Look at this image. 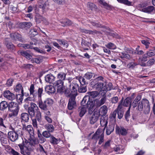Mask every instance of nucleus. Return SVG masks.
<instances>
[{
	"label": "nucleus",
	"mask_w": 155,
	"mask_h": 155,
	"mask_svg": "<svg viewBox=\"0 0 155 155\" xmlns=\"http://www.w3.org/2000/svg\"><path fill=\"white\" fill-rule=\"evenodd\" d=\"M78 80L81 85H84L86 84L85 79L83 77H79Z\"/></svg>",
	"instance_id": "69168bd1"
},
{
	"label": "nucleus",
	"mask_w": 155,
	"mask_h": 155,
	"mask_svg": "<svg viewBox=\"0 0 155 155\" xmlns=\"http://www.w3.org/2000/svg\"><path fill=\"white\" fill-rule=\"evenodd\" d=\"M154 7L153 6H149L147 8H143L142 9V11L144 12L149 13L153 11Z\"/></svg>",
	"instance_id": "79ce46f5"
},
{
	"label": "nucleus",
	"mask_w": 155,
	"mask_h": 155,
	"mask_svg": "<svg viewBox=\"0 0 155 155\" xmlns=\"http://www.w3.org/2000/svg\"><path fill=\"white\" fill-rule=\"evenodd\" d=\"M0 140L2 143H7L6 136L2 135L0 137Z\"/></svg>",
	"instance_id": "680f3d73"
},
{
	"label": "nucleus",
	"mask_w": 155,
	"mask_h": 155,
	"mask_svg": "<svg viewBox=\"0 0 155 155\" xmlns=\"http://www.w3.org/2000/svg\"><path fill=\"white\" fill-rule=\"evenodd\" d=\"M60 22L62 24V26L64 27L70 26L72 24L71 21L68 19L62 20Z\"/></svg>",
	"instance_id": "c85d7f7f"
},
{
	"label": "nucleus",
	"mask_w": 155,
	"mask_h": 155,
	"mask_svg": "<svg viewBox=\"0 0 155 155\" xmlns=\"http://www.w3.org/2000/svg\"><path fill=\"white\" fill-rule=\"evenodd\" d=\"M38 143V140L35 138H31L30 140L29 143L31 147H35L36 145H37Z\"/></svg>",
	"instance_id": "e433bc0d"
},
{
	"label": "nucleus",
	"mask_w": 155,
	"mask_h": 155,
	"mask_svg": "<svg viewBox=\"0 0 155 155\" xmlns=\"http://www.w3.org/2000/svg\"><path fill=\"white\" fill-rule=\"evenodd\" d=\"M64 82L61 80H58L53 83V85L55 87H57L58 92L62 93L63 92L64 87Z\"/></svg>",
	"instance_id": "0eeeda50"
},
{
	"label": "nucleus",
	"mask_w": 155,
	"mask_h": 155,
	"mask_svg": "<svg viewBox=\"0 0 155 155\" xmlns=\"http://www.w3.org/2000/svg\"><path fill=\"white\" fill-rule=\"evenodd\" d=\"M107 107L105 105H103L101 107L98 112H100V115L104 116L107 113Z\"/></svg>",
	"instance_id": "a878e982"
},
{
	"label": "nucleus",
	"mask_w": 155,
	"mask_h": 155,
	"mask_svg": "<svg viewBox=\"0 0 155 155\" xmlns=\"http://www.w3.org/2000/svg\"><path fill=\"white\" fill-rule=\"evenodd\" d=\"M146 54L149 57L153 56L155 55V50L154 49L153 50H150L147 52Z\"/></svg>",
	"instance_id": "864d4df0"
},
{
	"label": "nucleus",
	"mask_w": 155,
	"mask_h": 155,
	"mask_svg": "<svg viewBox=\"0 0 155 155\" xmlns=\"http://www.w3.org/2000/svg\"><path fill=\"white\" fill-rule=\"evenodd\" d=\"M29 33L31 35V36L33 37L38 34L36 28L31 29L29 31Z\"/></svg>",
	"instance_id": "6e6d98bb"
},
{
	"label": "nucleus",
	"mask_w": 155,
	"mask_h": 155,
	"mask_svg": "<svg viewBox=\"0 0 155 155\" xmlns=\"http://www.w3.org/2000/svg\"><path fill=\"white\" fill-rule=\"evenodd\" d=\"M143 107L144 108V112L145 114H148L150 111V108L149 102L146 99H143L141 101L139 102L138 104V109L139 111H142Z\"/></svg>",
	"instance_id": "20e7f679"
},
{
	"label": "nucleus",
	"mask_w": 155,
	"mask_h": 155,
	"mask_svg": "<svg viewBox=\"0 0 155 155\" xmlns=\"http://www.w3.org/2000/svg\"><path fill=\"white\" fill-rule=\"evenodd\" d=\"M117 114V110H115L112 113H111L110 117L111 120L115 121L116 117Z\"/></svg>",
	"instance_id": "603ef678"
},
{
	"label": "nucleus",
	"mask_w": 155,
	"mask_h": 155,
	"mask_svg": "<svg viewBox=\"0 0 155 155\" xmlns=\"http://www.w3.org/2000/svg\"><path fill=\"white\" fill-rule=\"evenodd\" d=\"M91 84L94 88L97 90L101 89L100 92L101 94V93H103V91H102V89H103L104 85H106V82H97L93 84L91 82Z\"/></svg>",
	"instance_id": "1a4fd4ad"
},
{
	"label": "nucleus",
	"mask_w": 155,
	"mask_h": 155,
	"mask_svg": "<svg viewBox=\"0 0 155 155\" xmlns=\"http://www.w3.org/2000/svg\"><path fill=\"white\" fill-rule=\"evenodd\" d=\"M114 150L115 152H117V153H122L124 151V148L121 145H117L114 148Z\"/></svg>",
	"instance_id": "bb28decb"
},
{
	"label": "nucleus",
	"mask_w": 155,
	"mask_h": 155,
	"mask_svg": "<svg viewBox=\"0 0 155 155\" xmlns=\"http://www.w3.org/2000/svg\"><path fill=\"white\" fill-rule=\"evenodd\" d=\"M18 54H20L21 55L25 57L28 60H30L32 58V56L29 53L25 51H18Z\"/></svg>",
	"instance_id": "c756f323"
},
{
	"label": "nucleus",
	"mask_w": 155,
	"mask_h": 155,
	"mask_svg": "<svg viewBox=\"0 0 155 155\" xmlns=\"http://www.w3.org/2000/svg\"><path fill=\"white\" fill-rule=\"evenodd\" d=\"M78 91L80 93H85L87 90V86L84 85H81L79 87H78Z\"/></svg>",
	"instance_id": "de8ad7c7"
},
{
	"label": "nucleus",
	"mask_w": 155,
	"mask_h": 155,
	"mask_svg": "<svg viewBox=\"0 0 155 155\" xmlns=\"http://www.w3.org/2000/svg\"><path fill=\"white\" fill-rule=\"evenodd\" d=\"M10 37L13 41L18 40L20 41H23V39L21 35L17 33H12L10 34Z\"/></svg>",
	"instance_id": "dca6fc26"
},
{
	"label": "nucleus",
	"mask_w": 155,
	"mask_h": 155,
	"mask_svg": "<svg viewBox=\"0 0 155 155\" xmlns=\"http://www.w3.org/2000/svg\"><path fill=\"white\" fill-rule=\"evenodd\" d=\"M102 133H104V131L98 128L94 134L93 135L92 139H94L96 140L99 139L101 137V135Z\"/></svg>",
	"instance_id": "6ab92c4d"
},
{
	"label": "nucleus",
	"mask_w": 155,
	"mask_h": 155,
	"mask_svg": "<svg viewBox=\"0 0 155 155\" xmlns=\"http://www.w3.org/2000/svg\"><path fill=\"white\" fill-rule=\"evenodd\" d=\"M106 46L110 49H114L116 48V46L113 43L110 42Z\"/></svg>",
	"instance_id": "4d7b16f0"
},
{
	"label": "nucleus",
	"mask_w": 155,
	"mask_h": 155,
	"mask_svg": "<svg viewBox=\"0 0 155 155\" xmlns=\"http://www.w3.org/2000/svg\"><path fill=\"white\" fill-rule=\"evenodd\" d=\"M45 80L48 82L50 83H52L53 84V83L54 82L55 77L52 75L51 74H48L45 76Z\"/></svg>",
	"instance_id": "4be33fe9"
},
{
	"label": "nucleus",
	"mask_w": 155,
	"mask_h": 155,
	"mask_svg": "<svg viewBox=\"0 0 155 155\" xmlns=\"http://www.w3.org/2000/svg\"><path fill=\"white\" fill-rule=\"evenodd\" d=\"M8 138L11 141H15L18 138V135L15 131H10L8 133Z\"/></svg>",
	"instance_id": "ddd939ff"
},
{
	"label": "nucleus",
	"mask_w": 155,
	"mask_h": 155,
	"mask_svg": "<svg viewBox=\"0 0 155 155\" xmlns=\"http://www.w3.org/2000/svg\"><path fill=\"white\" fill-rule=\"evenodd\" d=\"M41 134L44 137L47 138H50L51 136L50 132L47 130L43 131Z\"/></svg>",
	"instance_id": "3c124183"
},
{
	"label": "nucleus",
	"mask_w": 155,
	"mask_h": 155,
	"mask_svg": "<svg viewBox=\"0 0 155 155\" xmlns=\"http://www.w3.org/2000/svg\"><path fill=\"white\" fill-rule=\"evenodd\" d=\"M21 90V94H19L17 95V99H18V97H19V100L21 101L22 99L23 95H24V92L23 87L22 85L20 84H17L15 88V90L16 91H18Z\"/></svg>",
	"instance_id": "9b49d317"
},
{
	"label": "nucleus",
	"mask_w": 155,
	"mask_h": 155,
	"mask_svg": "<svg viewBox=\"0 0 155 155\" xmlns=\"http://www.w3.org/2000/svg\"><path fill=\"white\" fill-rule=\"evenodd\" d=\"M43 57L41 56H39L36 58H31V61L32 63H35L37 64H39L42 61Z\"/></svg>",
	"instance_id": "473e14b6"
},
{
	"label": "nucleus",
	"mask_w": 155,
	"mask_h": 155,
	"mask_svg": "<svg viewBox=\"0 0 155 155\" xmlns=\"http://www.w3.org/2000/svg\"><path fill=\"white\" fill-rule=\"evenodd\" d=\"M45 127L47 131L51 133L54 130V128L53 125L50 124H47L45 126Z\"/></svg>",
	"instance_id": "37998d69"
},
{
	"label": "nucleus",
	"mask_w": 155,
	"mask_h": 155,
	"mask_svg": "<svg viewBox=\"0 0 155 155\" xmlns=\"http://www.w3.org/2000/svg\"><path fill=\"white\" fill-rule=\"evenodd\" d=\"M49 5V2L47 1L43 4L40 5L39 7L43 10H45L48 8Z\"/></svg>",
	"instance_id": "c03bdc74"
},
{
	"label": "nucleus",
	"mask_w": 155,
	"mask_h": 155,
	"mask_svg": "<svg viewBox=\"0 0 155 155\" xmlns=\"http://www.w3.org/2000/svg\"><path fill=\"white\" fill-rule=\"evenodd\" d=\"M38 104L39 107L43 111H45L48 110L46 103L45 101L43 102L41 99H38Z\"/></svg>",
	"instance_id": "a211bd4d"
},
{
	"label": "nucleus",
	"mask_w": 155,
	"mask_h": 155,
	"mask_svg": "<svg viewBox=\"0 0 155 155\" xmlns=\"http://www.w3.org/2000/svg\"><path fill=\"white\" fill-rule=\"evenodd\" d=\"M81 44L83 47H89L91 45L90 43L84 39H82Z\"/></svg>",
	"instance_id": "8fccbe9b"
},
{
	"label": "nucleus",
	"mask_w": 155,
	"mask_h": 155,
	"mask_svg": "<svg viewBox=\"0 0 155 155\" xmlns=\"http://www.w3.org/2000/svg\"><path fill=\"white\" fill-rule=\"evenodd\" d=\"M87 7L92 11L96 10L97 9V7L93 3L88 2L87 4Z\"/></svg>",
	"instance_id": "4c0bfd02"
},
{
	"label": "nucleus",
	"mask_w": 155,
	"mask_h": 155,
	"mask_svg": "<svg viewBox=\"0 0 155 155\" xmlns=\"http://www.w3.org/2000/svg\"><path fill=\"white\" fill-rule=\"evenodd\" d=\"M79 29L82 32L85 33H88L89 34H93L94 33H97V32H98L96 30L92 31L91 30H87L81 28H80Z\"/></svg>",
	"instance_id": "a19ab883"
},
{
	"label": "nucleus",
	"mask_w": 155,
	"mask_h": 155,
	"mask_svg": "<svg viewBox=\"0 0 155 155\" xmlns=\"http://www.w3.org/2000/svg\"><path fill=\"white\" fill-rule=\"evenodd\" d=\"M117 1L119 3L124 4L130 5H131V2L129 1L128 0H117Z\"/></svg>",
	"instance_id": "e2e57ef3"
},
{
	"label": "nucleus",
	"mask_w": 155,
	"mask_h": 155,
	"mask_svg": "<svg viewBox=\"0 0 155 155\" xmlns=\"http://www.w3.org/2000/svg\"><path fill=\"white\" fill-rule=\"evenodd\" d=\"M29 90L31 95H32L33 97H35L37 96V93L35 90L34 85L31 84L29 88Z\"/></svg>",
	"instance_id": "7c9ffc66"
},
{
	"label": "nucleus",
	"mask_w": 155,
	"mask_h": 155,
	"mask_svg": "<svg viewBox=\"0 0 155 155\" xmlns=\"http://www.w3.org/2000/svg\"><path fill=\"white\" fill-rule=\"evenodd\" d=\"M49 141L53 145L57 144L58 143V139L53 136H51L50 137Z\"/></svg>",
	"instance_id": "ea45409f"
},
{
	"label": "nucleus",
	"mask_w": 155,
	"mask_h": 155,
	"mask_svg": "<svg viewBox=\"0 0 155 155\" xmlns=\"http://www.w3.org/2000/svg\"><path fill=\"white\" fill-rule=\"evenodd\" d=\"M18 145L20 149L21 154H26L27 155H30V152L27 146L23 145L21 144H19Z\"/></svg>",
	"instance_id": "2eb2a0df"
},
{
	"label": "nucleus",
	"mask_w": 155,
	"mask_h": 155,
	"mask_svg": "<svg viewBox=\"0 0 155 155\" xmlns=\"http://www.w3.org/2000/svg\"><path fill=\"white\" fill-rule=\"evenodd\" d=\"M25 129L29 134L30 136H33L34 132L33 128L31 125H28L26 127H25Z\"/></svg>",
	"instance_id": "c9c22d12"
},
{
	"label": "nucleus",
	"mask_w": 155,
	"mask_h": 155,
	"mask_svg": "<svg viewBox=\"0 0 155 155\" xmlns=\"http://www.w3.org/2000/svg\"><path fill=\"white\" fill-rule=\"evenodd\" d=\"M100 116V112L98 110H96L92 116L90 118V123L91 124H94L98 120Z\"/></svg>",
	"instance_id": "6e6552de"
},
{
	"label": "nucleus",
	"mask_w": 155,
	"mask_h": 155,
	"mask_svg": "<svg viewBox=\"0 0 155 155\" xmlns=\"http://www.w3.org/2000/svg\"><path fill=\"white\" fill-rule=\"evenodd\" d=\"M112 86V84L111 83H109L107 85L106 84V85H104L103 89H102V91H103V93H101V95L102 96L105 95L107 91L110 90L113 88Z\"/></svg>",
	"instance_id": "aec40b11"
},
{
	"label": "nucleus",
	"mask_w": 155,
	"mask_h": 155,
	"mask_svg": "<svg viewBox=\"0 0 155 155\" xmlns=\"http://www.w3.org/2000/svg\"><path fill=\"white\" fill-rule=\"evenodd\" d=\"M8 107V104L5 101H2L0 103V110H4Z\"/></svg>",
	"instance_id": "2f4dec72"
},
{
	"label": "nucleus",
	"mask_w": 155,
	"mask_h": 155,
	"mask_svg": "<svg viewBox=\"0 0 155 155\" xmlns=\"http://www.w3.org/2000/svg\"><path fill=\"white\" fill-rule=\"evenodd\" d=\"M118 98L116 96L111 98L110 99V101L112 104H116L118 101Z\"/></svg>",
	"instance_id": "338daca9"
},
{
	"label": "nucleus",
	"mask_w": 155,
	"mask_h": 155,
	"mask_svg": "<svg viewBox=\"0 0 155 155\" xmlns=\"http://www.w3.org/2000/svg\"><path fill=\"white\" fill-rule=\"evenodd\" d=\"M100 4L102 5L104 7L106 8H110V6L109 5L106 3L103 0H100L99 2Z\"/></svg>",
	"instance_id": "5fc2aeb1"
},
{
	"label": "nucleus",
	"mask_w": 155,
	"mask_h": 155,
	"mask_svg": "<svg viewBox=\"0 0 155 155\" xmlns=\"http://www.w3.org/2000/svg\"><path fill=\"white\" fill-rule=\"evenodd\" d=\"M28 111L31 117H35V119L38 122L41 121L42 118L41 113L36 104L31 102L30 106L28 108Z\"/></svg>",
	"instance_id": "f03ea898"
},
{
	"label": "nucleus",
	"mask_w": 155,
	"mask_h": 155,
	"mask_svg": "<svg viewBox=\"0 0 155 155\" xmlns=\"http://www.w3.org/2000/svg\"><path fill=\"white\" fill-rule=\"evenodd\" d=\"M116 131L117 134L123 136L126 135L127 133V130L122 127H116Z\"/></svg>",
	"instance_id": "f3484780"
},
{
	"label": "nucleus",
	"mask_w": 155,
	"mask_h": 155,
	"mask_svg": "<svg viewBox=\"0 0 155 155\" xmlns=\"http://www.w3.org/2000/svg\"><path fill=\"white\" fill-rule=\"evenodd\" d=\"M83 99L82 100L81 102V106L79 107L78 109V111L79 112V115L80 117H82L85 114L87 111V107L88 108V113L89 114H91L92 112H90V110L89 107V104H82V102Z\"/></svg>",
	"instance_id": "39448f33"
},
{
	"label": "nucleus",
	"mask_w": 155,
	"mask_h": 155,
	"mask_svg": "<svg viewBox=\"0 0 155 155\" xmlns=\"http://www.w3.org/2000/svg\"><path fill=\"white\" fill-rule=\"evenodd\" d=\"M107 119L106 117H104V116H102L100 119V124L101 126L104 127H105L107 124ZM105 127L104 128V129Z\"/></svg>",
	"instance_id": "393cba45"
},
{
	"label": "nucleus",
	"mask_w": 155,
	"mask_h": 155,
	"mask_svg": "<svg viewBox=\"0 0 155 155\" xmlns=\"http://www.w3.org/2000/svg\"><path fill=\"white\" fill-rule=\"evenodd\" d=\"M37 134L38 136V139L37 140L38 143H44L46 141V139L40 133V130L38 129L37 130Z\"/></svg>",
	"instance_id": "5701e85b"
},
{
	"label": "nucleus",
	"mask_w": 155,
	"mask_h": 155,
	"mask_svg": "<svg viewBox=\"0 0 155 155\" xmlns=\"http://www.w3.org/2000/svg\"><path fill=\"white\" fill-rule=\"evenodd\" d=\"M102 81L103 82H105L104 80V78L102 76H99L97 78L94 79L92 81V84H94L97 82H99L100 81Z\"/></svg>",
	"instance_id": "a18cd8bd"
},
{
	"label": "nucleus",
	"mask_w": 155,
	"mask_h": 155,
	"mask_svg": "<svg viewBox=\"0 0 155 155\" xmlns=\"http://www.w3.org/2000/svg\"><path fill=\"white\" fill-rule=\"evenodd\" d=\"M43 89L42 88H39L38 89L37 95H38V99H41V95L43 93Z\"/></svg>",
	"instance_id": "052dcab7"
},
{
	"label": "nucleus",
	"mask_w": 155,
	"mask_h": 155,
	"mask_svg": "<svg viewBox=\"0 0 155 155\" xmlns=\"http://www.w3.org/2000/svg\"><path fill=\"white\" fill-rule=\"evenodd\" d=\"M45 91L49 94L54 93L55 92V89L54 87L51 85L46 86L45 87Z\"/></svg>",
	"instance_id": "b1692460"
},
{
	"label": "nucleus",
	"mask_w": 155,
	"mask_h": 155,
	"mask_svg": "<svg viewBox=\"0 0 155 155\" xmlns=\"http://www.w3.org/2000/svg\"><path fill=\"white\" fill-rule=\"evenodd\" d=\"M66 77V74L63 72H60L58 75V78L59 80L63 81L65 80Z\"/></svg>",
	"instance_id": "49530a36"
},
{
	"label": "nucleus",
	"mask_w": 155,
	"mask_h": 155,
	"mask_svg": "<svg viewBox=\"0 0 155 155\" xmlns=\"http://www.w3.org/2000/svg\"><path fill=\"white\" fill-rule=\"evenodd\" d=\"M57 40L60 44L62 45L64 47L67 48L68 47V45L66 41L58 39Z\"/></svg>",
	"instance_id": "bf43d9fd"
},
{
	"label": "nucleus",
	"mask_w": 155,
	"mask_h": 155,
	"mask_svg": "<svg viewBox=\"0 0 155 155\" xmlns=\"http://www.w3.org/2000/svg\"><path fill=\"white\" fill-rule=\"evenodd\" d=\"M5 43L8 49H13L15 47L13 45L9 40L8 38H6L5 40Z\"/></svg>",
	"instance_id": "cd10ccee"
},
{
	"label": "nucleus",
	"mask_w": 155,
	"mask_h": 155,
	"mask_svg": "<svg viewBox=\"0 0 155 155\" xmlns=\"http://www.w3.org/2000/svg\"><path fill=\"white\" fill-rule=\"evenodd\" d=\"M94 75V73L91 72H88L85 74L84 77L88 79H90L92 78Z\"/></svg>",
	"instance_id": "0e129e2a"
},
{
	"label": "nucleus",
	"mask_w": 155,
	"mask_h": 155,
	"mask_svg": "<svg viewBox=\"0 0 155 155\" xmlns=\"http://www.w3.org/2000/svg\"><path fill=\"white\" fill-rule=\"evenodd\" d=\"M121 55L120 56V58L122 59H129L130 57L129 55L128 54H126L124 53H121Z\"/></svg>",
	"instance_id": "13d9d810"
},
{
	"label": "nucleus",
	"mask_w": 155,
	"mask_h": 155,
	"mask_svg": "<svg viewBox=\"0 0 155 155\" xmlns=\"http://www.w3.org/2000/svg\"><path fill=\"white\" fill-rule=\"evenodd\" d=\"M105 95L103 96V97H102L100 100L96 99L94 101H92L89 96H85L83 98L82 104H84L87 103V104H89L90 112H92L94 110L93 108L95 106L97 107H99L105 102L106 97Z\"/></svg>",
	"instance_id": "f257e3e1"
},
{
	"label": "nucleus",
	"mask_w": 155,
	"mask_h": 155,
	"mask_svg": "<svg viewBox=\"0 0 155 155\" xmlns=\"http://www.w3.org/2000/svg\"><path fill=\"white\" fill-rule=\"evenodd\" d=\"M69 87L71 96L75 97L77 95V89L79 87L78 84L75 82L72 83L70 84Z\"/></svg>",
	"instance_id": "423d86ee"
},
{
	"label": "nucleus",
	"mask_w": 155,
	"mask_h": 155,
	"mask_svg": "<svg viewBox=\"0 0 155 155\" xmlns=\"http://www.w3.org/2000/svg\"><path fill=\"white\" fill-rule=\"evenodd\" d=\"M123 100L122 99L118 106L117 110V113L118 114V117L119 119H121L123 116L124 111L123 109V105L122 104Z\"/></svg>",
	"instance_id": "9d476101"
},
{
	"label": "nucleus",
	"mask_w": 155,
	"mask_h": 155,
	"mask_svg": "<svg viewBox=\"0 0 155 155\" xmlns=\"http://www.w3.org/2000/svg\"><path fill=\"white\" fill-rule=\"evenodd\" d=\"M21 118L22 120L27 122L29 120V116L28 114L27 113H22L21 114Z\"/></svg>",
	"instance_id": "f704fd0d"
},
{
	"label": "nucleus",
	"mask_w": 155,
	"mask_h": 155,
	"mask_svg": "<svg viewBox=\"0 0 155 155\" xmlns=\"http://www.w3.org/2000/svg\"><path fill=\"white\" fill-rule=\"evenodd\" d=\"M148 57L146 54H143L142 57L139 58L138 59L139 64L141 66H145L146 65L144 63L147 61V58Z\"/></svg>",
	"instance_id": "412c9836"
},
{
	"label": "nucleus",
	"mask_w": 155,
	"mask_h": 155,
	"mask_svg": "<svg viewBox=\"0 0 155 155\" xmlns=\"http://www.w3.org/2000/svg\"><path fill=\"white\" fill-rule=\"evenodd\" d=\"M19 109V107L17 103L13 102L9 103L8 110L11 113L8 114V117L16 116L18 114Z\"/></svg>",
	"instance_id": "7ed1b4c3"
},
{
	"label": "nucleus",
	"mask_w": 155,
	"mask_h": 155,
	"mask_svg": "<svg viewBox=\"0 0 155 155\" xmlns=\"http://www.w3.org/2000/svg\"><path fill=\"white\" fill-rule=\"evenodd\" d=\"M75 99V97L74 96H71L70 98L68 106L69 110H71L76 106Z\"/></svg>",
	"instance_id": "f8f14e48"
},
{
	"label": "nucleus",
	"mask_w": 155,
	"mask_h": 155,
	"mask_svg": "<svg viewBox=\"0 0 155 155\" xmlns=\"http://www.w3.org/2000/svg\"><path fill=\"white\" fill-rule=\"evenodd\" d=\"M3 95L5 98L9 100L12 101L14 100L15 98V94L8 90L5 91Z\"/></svg>",
	"instance_id": "4468645a"
},
{
	"label": "nucleus",
	"mask_w": 155,
	"mask_h": 155,
	"mask_svg": "<svg viewBox=\"0 0 155 155\" xmlns=\"http://www.w3.org/2000/svg\"><path fill=\"white\" fill-rule=\"evenodd\" d=\"M71 92L70 91V89H69V87H68L67 88L66 90L64 91V94L67 97H69L70 95H71Z\"/></svg>",
	"instance_id": "774afa93"
},
{
	"label": "nucleus",
	"mask_w": 155,
	"mask_h": 155,
	"mask_svg": "<svg viewBox=\"0 0 155 155\" xmlns=\"http://www.w3.org/2000/svg\"><path fill=\"white\" fill-rule=\"evenodd\" d=\"M88 95L90 97L91 96L92 97L94 98L97 97L98 94V93L97 91H94L89 92L87 93Z\"/></svg>",
	"instance_id": "09e8293b"
},
{
	"label": "nucleus",
	"mask_w": 155,
	"mask_h": 155,
	"mask_svg": "<svg viewBox=\"0 0 155 155\" xmlns=\"http://www.w3.org/2000/svg\"><path fill=\"white\" fill-rule=\"evenodd\" d=\"M132 98L131 97H127L126 98L124 103V105L126 107L129 106L131 107V103Z\"/></svg>",
	"instance_id": "72a5a7b5"
},
{
	"label": "nucleus",
	"mask_w": 155,
	"mask_h": 155,
	"mask_svg": "<svg viewBox=\"0 0 155 155\" xmlns=\"http://www.w3.org/2000/svg\"><path fill=\"white\" fill-rule=\"evenodd\" d=\"M114 126L113 125H109L106 129V134L107 135H110L114 131Z\"/></svg>",
	"instance_id": "58836bf2"
}]
</instances>
